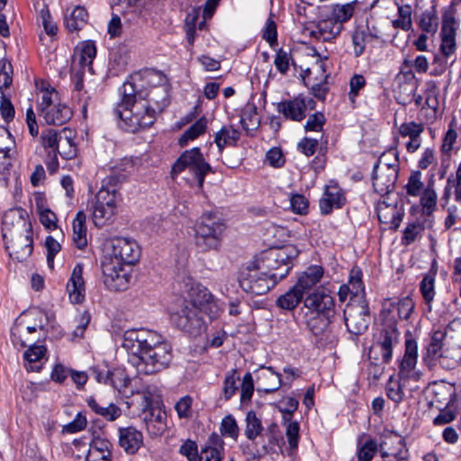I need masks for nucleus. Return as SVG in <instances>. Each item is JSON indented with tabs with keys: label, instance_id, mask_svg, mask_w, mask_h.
Instances as JSON below:
<instances>
[{
	"label": "nucleus",
	"instance_id": "obj_61",
	"mask_svg": "<svg viewBox=\"0 0 461 461\" xmlns=\"http://www.w3.org/2000/svg\"><path fill=\"white\" fill-rule=\"evenodd\" d=\"M222 456L223 450L205 446L201 449L198 461H221Z\"/></svg>",
	"mask_w": 461,
	"mask_h": 461
},
{
	"label": "nucleus",
	"instance_id": "obj_57",
	"mask_svg": "<svg viewBox=\"0 0 461 461\" xmlns=\"http://www.w3.org/2000/svg\"><path fill=\"white\" fill-rule=\"evenodd\" d=\"M290 60V52L280 49L276 54L274 64L281 74L285 75L289 69Z\"/></svg>",
	"mask_w": 461,
	"mask_h": 461
},
{
	"label": "nucleus",
	"instance_id": "obj_50",
	"mask_svg": "<svg viewBox=\"0 0 461 461\" xmlns=\"http://www.w3.org/2000/svg\"><path fill=\"white\" fill-rule=\"evenodd\" d=\"M41 143L44 148H50L53 150V157L56 160V149L61 139V131L58 132L53 129H48L41 133Z\"/></svg>",
	"mask_w": 461,
	"mask_h": 461
},
{
	"label": "nucleus",
	"instance_id": "obj_38",
	"mask_svg": "<svg viewBox=\"0 0 461 461\" xmlns=\"http://www.w3.org/2000/svg\"><path fill=\"white\" fill-rule=\"evenodd\" d=\"M461 363V348L455 347L445 340L441 366L445 369H453Z\"/></svg>",
	"mask_w": 461,
	"mask_h": 461
},
{
	"label": "nucleus",
	"instance_id": "obj_24",
	"mask_svg": "<svg viewBox=\"0 0 461 461\" xmlns=\"http://www.w3.org/2000/svg\"><path fill=\"white\" fill-rule=\"evenodd\" d=\"M333 312H305V323L314 336L323 335L330 329Z\"/></svg>",
	"mask_w": 461,
	"mask_h": 461
},
{
	"label": "nucleus",
	"instance_id": "obj_7",
	"mask_svg": "<svg viewBox=\"0 0 461 461\" xmlns=\"http://www.w3.org/2000/svg\"><path fill=\"white\" fill-rule=\"evenodd\" d=\"M296 256L297 252L293 247H285L270 249L254 262L278 282L289 274L293 267V259Z\"/></svg>",
	"mask_w": 461,
	"mask_h": 461
},
{
	"label": "nucleus",
	"instance_id": "obj_40",
	"mask_svg": "<svg viewBox=\"0 0 461 461\" xmlns=\"http://www.w3.org/2000/svg\"><path fill=\"white\" fill-rule=\"evenodd\" d=\"M87 405L96 414L103 416L108 420H114L121 416V410L113 403H109L107 406H101L94 397H89Z\"/></svg>",
	"mask_w": 461,
	"mask_h": 461
},
{
	"label": "nucleus",
	"instance_id": "obj_9",
	"mask_svg": "<svg viewBox=\"0 0 461 461\" xmlns=\"http://www.w3.org/2000/svg\"><path fill=\"white\" fill-rule=\"evenodd\" d=\"M38 112L47 124L62 125L72 117V111L68 105L59 102V95L54 88L41 89Z\"/></svg>",
	"mask_w": 461,
	"mask_h": 461
},
{
	"label": "nucleus",
	"instance_id": "obj_64",
	"mask_svg": "<svg viewBox=\"0 0 461 461\" xmlns=\"http://www.w3.org/2000/svg\"><path fill=\"white\" fill-rule=\"evenodd\" d=\"M179 452L187 457L189 461H198L199 455L197 450V445L194 441L186 440L180 447Z\"/></svg>",
	"mask_w": 461,
	"mask_h": 461
},
{
	"label": "nucleus",
	"instance_id": "obj_52",
	"mask_svg": "<svg viewBox=\"0 0 461 461\" xmlns=\"http://www.w3.org/2000/svg\"><path fill=\"white\" fill-rule=\"evenodd\" d=\"M424 131V125L415 122H404L399 127V133L402 137L410 139L420 138Z\"/></svg>",
	"mask_w": 461,
	"mask_h": 461
},
{
	"label": "nucleus",
	"instance_id": "obj_56",
	"mask_svg": "<svg viewBox=\"0 0 461 461\" xmlns=\"http://www.w3.org/2000/svg\"><path fill=\"white\" fill-rule=\"evenodd\" d=\"M434 277L430 275H426L420 282V292L425 302L429 304L435 296L434 289Z\"/></svg>",
	"mask_w": 461,
	"mask_h": 461
},
{
	"label": "nucleus",
	"instance_id": "obj_26",
	"mask_svg": "<svg viewBox=\"0 0 461 461\" xmlns=\"http://www.w3.org/2000/svg\"><path fill=\"white\" fill-rule=\"evenodd\" d=\"M258 390L265 393L276 392L282 384L281 375L275 372L273 367L265 368L257 377Z\"/></svg>",
	"mask_w": 461,
	"mask_h": 461
},
{
	"label": "nucleus",
	"instance_id": "obj_58",
	"mask_svg": "<svg viewBox=\"0 0 461 461\" xmlns=\"http://www.w3.org/2000/svg\"><path fill=\"white\" fill-rule=\"evenodd\" d=\"M290 204L292 211L297 214H306L308 212L309 202L303 194H292Z\"/></svg>",
	"mask_w": 461,
	"mask_h": 461
},
{
	"label": "nucleus",
	"instance_id": "obj_37",
	"mask_svg": "<svg viewBox=\"0 0 461 461\" xmlns=\"http://www.w3.org/2000/svg\"><path fill=\"white\" fill-rule=\"evenodd\" d=\"M420 203L422 207V212L430 215L437 208L438 194L434 188L433 181L429 182L423 192L420 194Z\"/></svg>",
	"mask_w": 461,
	"mask_h": 461
},
{
	"label": "nucleus",
	"instance_id": "obj_42",
	"mask_svg": "<svg viewBox=\"0 0 461 461\" xmlns=\"http://www.w3.org/2000/svg\"><path fill=\"white\" fill-rule=\"evenodd\" d=\"M207 127V120L204 117L200 118L193 123L180 137V146H185L188 141L193 140L203 134Z\"/></svg>",
	"mask_w": 461,
	"mask_h": 461
},
{
	"label": "nucleus",
	"instance_id": "obj_60",
	"mask_svg": "<svg viewBox=\"0 0 461 461\" xmlns=\"http://www.w3.org/2000/svg\"><path fill=\"white\" fill-rule=\"evenodd\" d=\"M362 282L360 277H351L349 285H344L340 286L339 291V296L341 301L346 300L348 293L357 294L359 290L362 289Z\"/></svg>",
	"mask_w": 461,
	"mask_h": 461
},
{
	"label": "nucleus",
	"instance_id": "obj_36",
	"mask_svg": "<svg viewBox=\"0 0 461 461\" xmlns=\"http://www.w3.org/2000/svg\"><path fill=\"white\" fill-rule=\"evenodd\" d=\"M239 138V131L234 129L232 126H223L215 133L214 142L216 143L220 152H221L226 146L235 145Z\"/></svg>",
	"mask_w": 461,
	"mask_h": 461
},
{
	"label": "nucleus",
	"instance_id": "obj_22",
	"mask_svg": "<svg viewBox=\"0 0 461 461\" xmlns=\"http://www.w3.org/2000/svg\"><path fill=\"white\" fill-rule=\"evenodd\" d=\"M377 216L382 223L396 230L400 226L403 212L396 205L381 201L376 207Z\"/></svg>",
	"mask_w": 461,
	"mask_h": 461
},
{
	"label": "nucleus",
	"instance_id": "obj_10",
	"mask_svg": "<svg viewBox=\"0 0 461 461\" xmlns=\"http://www.w3.org/2000/svg\"><path fill=\"white\" fill-rule=\"evenodd\" d=\"M239 282L246 293L256 295L267 294L277 283L267 272L258 267L254 261L241 269Z\"/></svg>",
	"mask_w": 461,
	"mask_h": 461
},
{
	"label": "nucleus",
	"instance_id": "obj_34",
	"mask_svg": "<svg viewBox=\"0 0 461 461\" xmlns=\"http://www.w3.org/2000/svg\"><path fill=\"white\" fill-rule=\"evenodd\" d=\"M79 53L76 57L77 59L78 65L81 68H87V70L93 74L94 70L92 68V62L96 55V48L93 41H85L82 43L81 47L78 50Z\"/></svg>",
	"mask_w": 461,
	"mask_h": 461
},
{
	"label": "nucleus",
	"instance_id": "obj_54",
	"mask_svg": "<svg viewBox=\"0 0 461 461\" xmlns=\"http://www.w3.org/2000/svg\"><path fill=\"white\" fill-rule=\"evenodd\" d=\"M13 68L5 59L0 60V91L8 88L13 82Z\"/></svg>",
	"mask_w": 461,
	"mask_h": 461
},
{
	"label": "nucleus",
	"instance_id": "obj_59",
	"mask_svg": "<svg viewBox=\"0 0 461 461\" xmlns=\"http://www.w3.org/2000/svg\"><path fill=\"white\" fill-rule=\"evenodd\" d=\"M366 86V79L362 75H354L349 81L350 91L348 93L349 100L352 104L356 102L359 91Z\"/></svg>",
	"mask_w": 461,
	"mask_h": 461
},
{
	"label": "nucleus",
	"instance_id": "obj_33",
	"mask_svg": "<svg viewBox=\"0 0 461 461\" xmlns=\"http://www.w3.org/2000/svg\"><path fill=\"white\" fill-rule=\"evenodd\" d=\"M87 17V11L82 6H77L65 17L66 28L71 32H77L86 24Z\"/></svg>",
	"mask_w": 461,
	"mask_h": 461
},
{
	"label": "nucleus",
	"instance_id": "obj_15",
	"mask_svg": "<svg viewBox=\"0 0 461 461\" xmlns=\"http://www.w3.org/2000/svg\"><path fill=\"white\" fill-rule=\"evenodd\" d=\"M344 319L348 332L358 337L363 334L369 325V309L365 301L351 304L344 311Z\"/></svg>",
	"mask_w": 461,
	"mask_h": 461
},
{
	"label": "nucleus",
	"instance_id": "obj_27",
	"mask_svg": "<svg viewBox=\"0 0 461 461\" xmlns=\"http://www.w3.org/2000/svg\"><path fill=\"white\" fill-rule=\"evenodd\" d=\"M86 221L85 212L79 211L72 222V240L79 249H85L87 245Z\"/></svg>",
	"mask_w": 461,
	"mask_h": 461
},
{
	"label": "nucleus",
	"instance_id": "obj_55",
	"mask_svg": "<svg viewBox=\"0 0 461 461\" xmlns=\"http://www.w3.org/2000/svg\"><path fill=\"white\" fill-rule=\"evenodd\" d=\"M285 435L288 439L290 454H293L298 447L299 424L297 421H291L286 425Z\"/></svg>",
	"mask_w": 461,
	"mask_h": 461
},
{
	"label": "nucleus",
	"instance_id": "obj_29",
	"mask_svg": "<svg viewBox=\"0 0 461 461\" xmlns=\"http://www.w3.org/2000/svg\"><path fill=\"white\" fill-rule=\"evenodd\" d=\"M345 198L337 187H327L326 191L320 200V209L322 214H329L332 208H340L344 203Z\"/></svg>",
	"mask_w": 461,
	"mask_h": 461
},
{
	"label": "nucleus",
	"instance_id": "obj_62",
	"mask_svg": "<svg viewBox=\"0 0 461 461\" xmlns=\"http://www.w3.org/2000/svg\"><path fill=\"white\" fill-rule=\"evenodd\" d=\"M285 158L280 149L272 148L266 154V162L273 167H281L285 164Z\"/></svg>",
	"mask_w": 461,
	"mask_h": 461
},
{
	"label": "nucleus",
	"instance_id": "obj_32",
	"mask_svg": "<svg viewBox=\"0 0 461 461\" xmlns=\"http://www.w3.org/2000/svg\"><path fill=\"white\" fill-rule=\"evenodd\" d=\"M452 194L455 201L461 203V163L458 165L456 174L447 177L442 199L447 203Z\"/></svg>",
	"mask_w": 461,
	"mask_h": 461
},
{
	"label": "nucleus",
	"instance_id": "obj_63",
	"mask_svg": "<svg viewBox=\"0 0 461 461\" xmlns=\"http://www.w3.org/2000/svg\"><path fill=\"white\" fill-rule=\"evenodd\" d=\"M325 122V117L321 113H315L308 118L304 129L311 131H321Z\"/></svg>",
	"mask_w": 461,
	"mask_h": 461
},
{
	"label": "nucleus",
	"instance_id": "obj_53",
	"mask_svg": "<svg viewBox=\"0 0 461 461\" xmlns=\"http://www.w3.org/2000/svg\"><path fill=\"white\" fill-rule=\"evenodd\" d=\"M456 21L452 13H446L442 18V38H456Z\"/></svg>",
	"mask_w": 461,
	"mask_h": 461
},
{
	"label": "nucleus",
	"instance_id": "obj_16",
	"mask_svg": "<svg viewBox=\"0 0 461 461\" xmlns=\"http://www.w3.org/2000/svg\"><path fill=\"white\" fill-rule=\"evenodd\" d=\"M314 104L312 98L298 95L291 100H284L278 103L277 111L285 119L301 122L305 117L307 108L313 109Z\"/></svg>",
	"mask_w": 461,
	"mask_h": 461
},
{
	"label": "nucleus",
	"instance_id": "obj_44",
	"mask_svg": "<svg viewBox=\"0 0 461 461\" xmlns=\"http://www.w3.org/2000/svg\"><path fill=\"white\" fill-rule=\"evenodd\" d=\"M403 380H395L393 375L390 376L386 384V395L394 403L399 404L404 399L405 393L402 387L404 386Z\"/></svg>",
	"mask_w": 461,
	"mask_h": 461
},
{
	"label": "nucleus",
	"instance_id": "obj_3",
	"mask_svg": "<svg viewBox=\"0 0 461 461\" xmlns=\"http://www.w3.org/2000/svg\"><path fill=\"white\" fill-rule=\"evenodd\" d=\"M3 238L10 237V244L6 243V249L10 250L12 258L18 261L27 258L32 252V238L30 233L31 224L27 222L22 211H10L3 219Z\"/></svg>",
	"mask_w": 461,
	"mask_h": 461
},
{
	"label": "nucleus",
	"instance_id": "obj_43",
	"mask_svg": "<svg viewBox=\"0 0 461 461\" xmlns=\"http://www.w3.org/2000/svg\"><path fill=\"white\" fill-rule=\"evenodd\" d=\"M424 226L420 221L409 222L403 230L402 244L409 246L422 236Z\"/></svg>",
	"mask_w": 461,
	"mask_h": 461
},
{
	"label": "nucleus",
	"instance_id": "obj_28",
	"mask_svg": "<svg viewBox=\"0 0 461 461\" xmlns=\"http://www.w3.org/2000/svg\"><path fill=\"white\" fill-rule=\"evenodd\" d=\"M212 298V295L206 287L195 284L191 286L187 294V299H185L183 302H186L190 306L195 307L197 310H202V307L210 303Z\"/></svg>",
	"mask_w": 461,
	"mask_h": 461
},
{
	"label": "nucleus",
	"instance_id": "obj_51",
	"mask_svg": "<svg viewBox=\"0 0 461 461\" xmlns=\"http://www.w3.org/2000/svg\"><path fill=\"white\" fill-rule=\"evenodd\" d=\"M377 450L376 441L372 438L368 439L358 448L357 461H372Z\"/></svg>",
	"mask_w": 461,
	"mask_h": 461
},
{
	"label": "nucleus",
	"instance_id": "obj_1",
	"mask_svg": "<svg viewBox=\"0 0 461 461\" xmlns=\"http://www.w3.org/2000/svg\"><path fill=\"white\" fill-rule=\"evenodd\" d=\"M167 93L164 86L152 87L149 92H136L132 83L122 86V98L115 108L118 117L124 122L125 130L136 132L151 126L157 113L168 105Z\"/></svg>",
	"mask_w": 461,
	"mask_h": 461
},
{
	"label": "nucleus",
	"instance_id": "obj_35",
	"mask_svg": "<svg viewBox=\"0 0 461 461\" xmlns=\"http://www.w3.org/2000/svg\"><path fill=\"white\" fill-rule=\"evenodd\" d=\"M445 347V335L442 331L437 330L433 333L429 343L427 346V357L438 361L441 366L443 350Z\"/></svg>",
	"mask_w": 461,
	"mask_h": 461
},
{
	"label": "nucleus",
	"instance_id": "obj_19",
	"mask_svg": "<svg viewBox=\"0 0 461 461\" xmlns=\"http://www.w3.org/2000/svg\"><path fill=\"white\" fill-rule=\"evenodd\" d=\"M119 446L128 455L136 454L143 445L142 432L129 426L118 429Z\"/></svg>",
	"mask_w": 461,
	"mask_h": 461
},
{
	"label": "nucleus",
	"instance_id": "obj_14",
	"mask_svg": "<svg viewBox=\"0 0 461 461\" xmlns=\"http://www.w3.org/2000/svg\"><path fill=\"white\" fill-rule=\"evenodd\" d=\"M171 319L176 327L191 335L196 336L204 329V321L199 310L182 302L178 310L172 313Z\"/></svg>",
	"mask_w": 461,
	"mask_h": 461
},
{
	"label": "nucleus",
	"instance_id": "obj_41",
	"mask_svg": "<svg viewBox=\"0 0 461 461\" xmlns=\"http://www.w3.org/2000/svg\"><path fill=\"white\" fill-rule=\"evenodd\" d=\"M355 11V3H348L344 5H334L331 8L330 17L343 26V23L349 21Z\"/></svg>",
	"mask_w": 461,
	"mask_h": 461
},
{
	"label": "nucleus",
	"instance_id": "obj_21",
	"mask_svg": "<svg viewBox=\"0 0 461 461\" xmlns=\"http://www.w3.org/2000/svg\"><path fill=\"white\" fill-rule=\"evenodd\" d=\"M342 25L336 23L330 16L319 21L310 31V35L318 41H330L341 32Z\"/></svg>",
	"mask_w": 461,
	"mask_h": 461
},
{
	"label": "nucleus",
	"instance_id": "obj_25",
	"mask_svg": "<svg viewBox=\"0 0 461 461\" xmlns=\"http://www.w3.org/2000/svg\"><path fill=\"white\" fill-rule=\"evenodd\" d=\"M46 354L47 348L44 345L36 343L31 345L23 353L26 369L29 371H40Z\"/></svg>",
	"mask_w": 461,
	"mask_h": 461
},
{
	"label": "nucleus",
	"instance_id": "obj_23",
	"mask_svg": "<svg viewBox=\"0 0 461 461\" xmlns=\"http://www.w3.org/2000/svg\"><path fill=\"white\" fill-rule=\"evenodd\" d=\"M323 273L322 267L318 265L310 266L299 275L294 285L304 295L321 281Z\"/></svg>",
	"mask_w": 461,
	"mask_h": 461
},
{
	"label": "nucleus",
	"instance_id": "obj_48",
	"mask_svg": "<svg viewBox=\"0 0 461 461\" xmlns=\"http://www.w3.org/2000/svg\"><path fill=\"white\" fill-rule=\"evenodd\" d=\"M221 434L224 437L237 440L240 435L238 423L232 415L225 416L220 426Z\"/></svg>",
	"mask_w": 461,
	"mask_h": 461
},
{
	"label": "nucleus",
	"instance_id": "obj_45",
	"mask_svg": "<svg viewBox=\"0 0 461 461\" xmlns=\"http://www.w3.org/2000/svg\"><path fill=\"white\" fill-rule=\"evenodd\" d=\"M263 426L261 420L257 417L253 411L246 415L245 436L249 440H255L262 433Z\"/></svg>",
	"mask_w": 461,
	"mask_h": 461
},
{
	"label": "nucleus",
	"instance_id": "obj_6",
	"mask_svg": "<svg viewBox=\"0 0 461 461\" xmlns=\"http://www.w3.org/2000/svg\"><path fill=\"white\" fill-rule=\"evenodd\" d=\"M117 177L108 176L103 180V185L95 195L93 209V221L95 226L105 225L115 214L117 204V191L115 189Z\"/></svg>",
	"mask_w": 461,
	"mask_h": 461
},
{
	"label": "nucleus",
	"instance_id": "obj_4",
	"mask_svg": "<svg viewBox=\"0 0 461 461\" xmlns=\"http://www.w3.org/2000/svg\"><path fill=\"white\" fill-rule=\"evenodd\" d=\"M194 245L202 252L217 250L225 230L222 221L213 212H204L194 227Z\"/></svg>",
	"mask_w": 461,
	"mask_h": 461
},
{
	"label": "nucleus",
	"instance_id": "obj_18",
	"mask_svg": "<svg viewBox=\"0 0 461 461\" xmlns=\"http://www.w3.org/2000/svg\"><path fill=\"white\" fill-rule=\"evenodd\" d=\"M304 306L306 312H333L334 301L330 292L321 287L306 296Z\"/></svg>",
	"mask_w": 461,
	"mask_h": 461
},
{
	"label": "nucleus",
	"instance_id": "obj_31",
	"mask_svg": "<svg viewBox=\"0 0 461 461\" xmlns=\"http://www.w3.org/2000/svg\"><path fill=\"white\" fill-rule=\"evenodd\" d=\"M74 132L68 128H63L61 131V139L59 140V146L56 149V154L59 153L65 159H71L77 156V149L73 140Z\"/></svg>",
	"mask_w": 461,
	"mask_h": 461
},
{
	"label": "nucleus",
	"instance_id": "obj_49",
	"mask_svg": "<svg viewBox=\"0 0 461 461\" xmlns=\"http://www.w3.org/2000/svg\"><path fill=\"white\" fill-rule=\"evenodd\" d=\"M424 184L421 181V173L415 171L411 174L405 190L408 195L417 197L424 190Z\"/></svg>",
	"mask_w": 461,
	"mask_h": 461
},
{
	"label": "nucleus",
	"instance_id": "obj_30",
	"mask_svg": "<svg viewBox=\"0 0 461 461\" xmlns=\"http://www.w3.org/2000/svg\"><path fill=\"white\" fill-rule=\"evenodd\" d=\"M147 429L149 431L154 434H161L165 429L166 424L164 422L166 413L161 411L160 408L151 407L144 411Z\"/></svg>",
	"mask_w": 461,
	"mask_h": 461
},
{
	"label": "nucleus",
	"instance_id": "obj_47",
	"mask_svg": "<svg viewBox=\"0 0 461 461\" xmlns=\"http://www.w3.org/2000/svg\"><path fill=\"white\" fill-rule=\"evenodd\" d=\"M395 29L409 31L411 28V8L410 5H398V18L392 22Z\"/></svg>",
	"mask_w": 461,
	"mask_h": 461
},
{
	"label": "nucleus",
	"instance_id": "obj_11",
	"mask_svg": "<svg viewBox=\"0 0 461 461\" xmlns=\"http://www.w3.org/2000/svg\"><path fill=\"white\" fill-rule=\"evenodd\" d=\"M102 274L103 284L111 292L127 290L132 278L130 267L106 258L102 262Z\"/></svg>",
	"mask_w": 461,
	"mask_h": 461
},
{
	"label": "nucleus",
	"instance_id": "obj_5",
	"mask_svg": "<svg viewBox=\"0 0 461 461\" xmlns=\"http://www.w3.org/2000/svg\"><path fill=\"white\" fill-rule=\"evenodd\" d=\"M398 172V154L395 149H392L384 152L374 167L373 186L375 191L381 195L390 194L394 189Z\"/></svg>",
	"mask_w": 461,
	"mask_h": 461
},
{
	"label": "nucleus",
	"instance_id": "obj_13",
	"mask_svg": "<svg viewBox=\"0 0 461 461\" xmlns=\"http://www.w3.org/2000/svg\"><path fill=\"white\" fill-rule=\"evenodd\" d=\"M399 332L394 323H388L383 327L379 337L369 349V357L382 363H388L392 359L393 347L398 343Z\"/></svg>",
	"mask_w": 461,
	"mask_h": 461
},
{
	"label": "nucleus",
	"instance_id": "obj_12",
	"mask_svg": "<svg viewBox=\"0 0 461 461\" xmlns=\"http://www.w3.org/2000/svg\"><path fill=\"white\" fill-rule=\"evenodd\" d=\"M140 258V249L134 240L114 238L110 240L108 253L104 258L131 267L139 261Z\"/></svg>",
	"mask_w": 461,
	"mask_h": 461
},
{
	"label": "nucleus",
	"instance_id": "obj_39",
	"mask_svg": "<svg viewBox=\"0 0 461 461\" xmlns=\"http://www.w3.org/2000/svg\"><path fill=\"white\" fill-rule=\"evenodd\" d=\"M303 294L295 285L276 299V305L286 311H293L302 301Z\"/></svg>",
	"mask_w": 461,
	"mask_h": 461
},
{
	"label": "nucleus",
	"instance_id": "obj_20",
	"mask_svg": "<svg viewBox=\"0 0 461 461\" xmlns=\"http://www.w3.org/2000/svg\"><path fill=\"white\" fill-rule=\"evenodd\" d=\"M67 291L71 303H81L85 299V281L83 278V264L77 263L67 285Z\"/></svg>",
	"mask_w": 461,
	"mask_h": 461
},
{
	"label": "nucleus",
	"instance_id": "obj_2",
	"mask_svg": "<svg viewBox=\"0 0 461 461\" xmlns=\"http://www.w3.org/2000/svg\"><path fill=\"white\" fill-rule=\"evenodd\" d=\"M122 347L131 356L130 361L139 373H158L166 368L172 359L171 346L160 334L150 330H126Z\"/></svg>",
	"mask_w": 461,
	"mask_h": 461
},
{
	"label": "nucleus",
	"instance_id": "obj_17",
	"mask_svg": "<svg viewBox=\"0 0 461 461\" xmlns=\"http://www.w3.org/2000/svg\"><path fill=\"white\" fill-rule=\"evenodd\" d=\"M417 358V342L412 339H407L405 340V352L399 365L398 376L400 380L413 379L417 381L420 378V373L415 369Z\"/></svg>",
	"mask_w": 461,
	"mask_h": 461
},
{
	"label": "nucleus",
	"instance_id": "obj_8",
	"mask_svg": "<svg viewBox=\"0 0 461 461\" xmlns=\"http://www.w3.org/2000/svg\"><path fill=\"white\" fill-rule=\"evenodd\" d=\"M188 171L196 181L199 189H202L205 176L212 170L198 148L183 152L172 167L171 175L176 177L179 174Z\"/></svg>",
	"mask_w": 461,
	"mask_h": 461
},
{
	"label": "nucleus",
	"instance_id": "obj_46",
	"mask_svg": "<svg viewBox=\"0 0 461 461\" xmlns=\"http://www.w3.org/2000/svg\"><path fill=\"white\" fill-rule=\"evenodd\" d=\"M419 25L423 32L434 34L438 27V18L436 12L434 10L423 12L420 17Z\"/></svg>",
	"mask_w": 461,
	"mask_h": 461
}]
</instances>
